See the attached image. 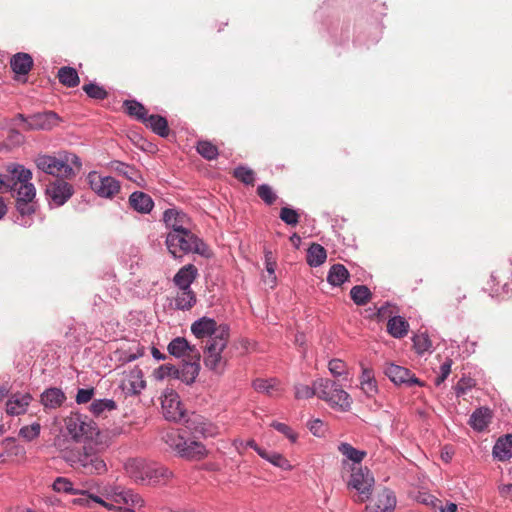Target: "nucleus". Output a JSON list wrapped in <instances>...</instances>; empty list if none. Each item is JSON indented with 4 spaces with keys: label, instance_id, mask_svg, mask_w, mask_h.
Listing matches in <instances>:
<instances>
[{
    "label": "nucleus",
    "instance_id": "obj_1",
    "mask_svg": "<svg viewBox=\"0 0 512 512\" xmlns=\"http://www.w3.org/2000/svg\"><path fill=\"white\" fill-rule=\"evenodd\" d=\"M32 172L21 165L10 170V176L0 175V190L5 187L15 198L16 209L22 215L32 214Z\"/></svg>",
    "mask_w": 512,
    "mask_h": 512
},
{
    "label": "nucleus",
    "instance_id": "obj_2",
    "mask_svg": "<svg viewBox=\"0 0 512 512\" xmlns=\"http://www.w3.org/2000/svg\"><path fill=\"white\" fill-rule=\"evenodd\" d=\"M162 412L165 419L174 422H185L190 430L201 434L204 437L212 436L211 425L203 422L202 417L192 414L187 417V410L180 401L179 395L172 389H167L163 393L161 400Z\"/></svg>",
    "mask_w": 512,
    "mask_h": 512
},
{
    "label": "nucleus",
    "instance_id": "obj_3",
    "mask_svg": "<svg viewBox=\"0 0 512 512\" xmlns=\"http://www.w3.org/2000/svg\"><path fill=\"white\" fill-rule=\"evenodd\" d=\"M36 167L46 174L71 180L82 169L81 159L72 152L61 151L58 156L39 154L34 159Z\"/></svg>",
    "mask_w": 512,
    "mask_h": 512
},
{
    "label": "nucleus",
    "instance_id": "obj_4",
    "mask_svg": "<svg viewBox=\"0 0 512 512\" xmlns=\"http://www.w3.org/2000/svg\"><path fill=\"white\" fill-rule=\"evenodd\" d=\"M64 458L71 467L85 475H103L108 470L105 460L93 442L66 452Z\"/></svg>",
    "mask_w": 512,
    "mask_h": 512
},
{
    "label": "nucleus",
    "instance_id": "obj_5",
    "mask_svg": "<svg viewBox=\"0 0 512 512\" xmlns=\"http://www.w3.org/2000/svg\"><path fill=\"white\" fill-rule=\"evenodd\" d=\"M61 433L73 442L85 445L94 442L100 432L96 423L88 416L71 412L63 418Z\"/></svg>",
    "mask_w": 512,
    "mask_h": 512
},
{
    "label": "nucleus",
    "instance_id": "obj_6",
    "mask_svg": "<svg viewBox=\"0 0 512 512\" xmlns=\"http://www.w3.org/2000/svg\"><path fill=\"white\" fill-rule=\"evenodd\" d=\"M125 470L131 479L142 485L164 484L172 476L166 467L142 459H129L125 463Z\"/></svg>",
    "mask_w": 512,
    "mask_h": 512
},
{
    "label": "nucleus",
    "instance_id": "obj_7",
    "mask_svg": "<svg viewBox=\"0 0 512 512\" xmlns=\"http://www.w3.org/2000/svg\"><path fill=\"white\" fill-rule=\"evenodd\" d=\"M162 441L179 457L188 460H201L207 456L204 444L196 437L188 438L179 430L170 429L164 431Z\"/></svg>",
    "mask_w": 512,
    "mask_h": 512
},
{
    "label": "nucleus",
    "instance_id": "obj_8",
    "mask_svg": "<svg viewBox=\"0 0 512 512\" xmlns=\"http://www.w3.org/2000/svg\"><path fill=\"white\" fill-rule=\"evenodd\" d=\"M103 496L105 499L101 497H93V501L108 510H115L118 512H135V508H140L144 505V500L139 494L134 493L130 489H124L121 487L105 489Z\"/></svg>",
    "mask_w": 512,
    "mask_h": 512
},
{
    "label": "nucleus",
    "instance_id": "obj_9",
    "mask_svg": "<svg viewBox=\"0 0 512 512\" xmlns=\"http://www.w3.org/2000/svg\"><path fill=\"white\" fill-rule=\"evenodd\" d=\"M166 246L169 253L175 258L188 253L206 255L207 251L206 245L190 229L181 233H168Z\"/></svg>",
    "mask_w": 512,
    "mask_h": 512
},
{
    "label": "nucleus",
    "instance_id": "obj_10",
    "mask_svg": "<svg viewBox=\"0 0 512 512\" xmlns=\"http://www.w3.org/2000/svg\"><path fill=\"white\" fill-rule=\"evenodd\" d=\"M316 396L326 401L331 407L347 411L351 407V398L342 387L330 379L315 380Z\"/></svg>",
    "mask_w": 512,
    "mask_h": 512
},
{
    "label": "nucleus",
    "instance_id": "obj_11",
    "mask_svg": "<svg viewBox=\"0 0 512 512\" xmlns=\"http://www.w3.org/2000/svg\"><path fill=\"white\" fill-rule=\"evenodd\" d=\"M374 483L373 474L367 467L354 465L351 468V475L347 486L358 492L357 498L354 499L356 502L363 503L370 498Z\"/></svg>",
    "mask_w": 512,
    "mask_h": 512
},
{
    "label": "nucleus",
    "instance_id": "obj_12",
    "mask_svg": "<svg viewBox=\"0 0 512 512\" xmlns=\"http://www.w3.org/2000/svg\"><path fill=\"white\" fill-rule=\"evenodd\" d=\"M223 331L224 330H220L219 339L206 343L204 349V364L207 368L215 372H221L225 366L222 352L228 344L229 337L223 338Z\"/></svg>",
    "mask_w": 512,
    "mask_h": 512
},
{
    "label": "nucleus",
    "instance_id": "obj_13",
    "mask_svg": "<svg viewBox=\"0 0 512 512\" xmlns=\"http://www.w3.org/2000/svg\"><path fill=\"white\" fill-rule=\"evenodd\" d=\"M87 181L92 191L102 198L111 199L120 192V183L111 176L92 171L88 174Z\"/></svg>",
    "mask_w": 512,
    "mask_h": 512
},
{
    "label": "nucleus",
    "instance_id": "obj_14",
    "mask_svg": "<svg viewBox=\"0 0 512 512\" xmlns=\"http://www.w3.org/2000/svg\"><path fill=\"white\" fill-rule=\"evenodd\" d=\"M220 330H224L223 338L229 337L228 326L224 324L217 325L216 321L212 318L202 317L191 325V332L195 337L198 339L208 338L207 343L219 339Z\"/></svg>",
    "mask_w": 512,
    "mask_h": 512
},
{
    "label": "nucleus",
    "instance_id": "obj_15",
    "mask_svg": "<svg viewBox=\"0 0 512 512\" xmlns=\"http://www.w3.org/2000/svg\"><path fill=\"white\" fill-rule=\"evenodd\" d=\"M65 179L59 177L49 182L45 190L49 202L58 207L64 205L74 194L73 185Z\"/></svg>",
    "mask_w": 512,
    "mask_h": 512
},
{
    "label": "nucleus",
    "instance_id": "obj_16",
    "mask_svg": "<svg viewBox=\"0 0 512 512\" xmlns=\"http://www.w3.org/2000/svg\"><path fill=\"white\" fill-rule=\"evenodd\" d=\"M384 374L395 384L412 387L414 385L423 386V383L406 367L394 363H386Z\"/></svg>",
    "mask_w": 512,
    "mask_h": 512
},
{
    "label": "nucleus",
    "instance_id": "obj_17",
    "mask_svg": "<svg viewBox=\"0 0 512 512\" xmlns=\"http://www.w3.org/2000/svg\"><path fill=\"white\" fill-rule=\"evenodd\" d=\"M167 349L171 355L182 358V361L188 359L200 360L201 358L199 350L195 346L190 345L183 337L173 339Z\"/></svg>",
    "mask_w": 512,
    "mask_h": 512
},
{
    "label": "nucleus",
    "instance_id": "obj_18",
    "mask_svg": "<svg viewBox=\"0 0 512 512\" xmlns=\"http://www.w3.org/2000/svg\"><path fill=\"white\" fill-rule=\"evenodd\" d=\"M163 221L167 228L171 229L169 233H181L189 230V217L175 208L167 209L163 214Z\"/></svg>",
    "mask_w": 512,
    "mask_h": 512
},
{
    "label": "nucleus",
    "instance_id": "obj_19",
    "mask_svg": "<svg viewBox=\"0 0 512 512\" xmlns=\"http://www.w3.org/2000/svg\"><path fill=\"white\" fill-rule=\"evenodd\" d=\"M396 497L389 489L379 492L371 504L366 506L368 512H394Z\"/></svg>",
    "mask_w": 512,
    "mask_h": 512
},
{
    "label": "nucleus",
    "instance_id": "obj_20",
    "mask_svg": "<svg viewBox=\"0 0 512 512\" xmlns=\"http://www.w3.org/2000/svg\"><path fill=\"white\" fill-rule=\"evenodd\" d=\"M145 386L146 382L143 379V372L139 367L135 366L126 374L123 382V388L127 389L130 394H140Z\"/></svg>",
    "mask_w": 512,
    "mask_h": 512
},
{
    "label": "nucleus",
    "instance_id": "obj_21",
    "mask_svg": "<svg viewBox=\"0 0 512 512\" xmlns=\"http://www.w3.org/2000/svg\"><path fill=\"white\" fill-rule=\"evenodd\" d=\"M198 276V270L193 264H187L180 268L174 275L173 282L178 289L191 288V284Z\"/></svg>",
    "mask_w": 512,
    "mask_h": 512
},
{
    "label": "nucleus",
    "instance_id": "obj_22",
    "mask_svg": "<svg viewBox=\"0 0 512 512\" xmlns=\"http://www.w3.org/2000/svg\"><path fill=\"white\" fill-rule=\"evenodd\" d=\"M60 116L54 111L34 113V130H52L61 123Z\"/></svg>",
    "mask_w": 512,
    "mask_h": 512
},
{
    "label": "nucleus",
    "instance_id": "obj_23",
    "mask_svg": "<svg viewBox=\"0 0 512 512\" xmlns=\"http://www.w3.org/2000/svg\"><path fill=\"white\" fill-rule=\"evenodd\" d=\"M128 201L131 208L141 214L150 213L154 207V201L151 196L141 191L133 192L129 196Z\"/></svg>",
    "mask_w": 512,
    "mask_h": 512
},
{
    "label": "nucleus",
    "instance_id": "obj_24",
    "mask_svg": "<svg viewBox=\"0 0 512 512\" xmlns=\"http://www.w3.org/2000/svg\"><path fill=\"white\" fill-rule=\"evenodd\" d=\"M200 371V360L188 359L183 361L181 369L176 373V379H180L186 384H192Z\"/></svg>",
    "mask_w": 512,
    "mask_h": 512
},
{
    "label": "nucleus",
    "instance_id": "obj_25",
    "mask_svg": "<svg viewBox=\"0 0 512 512\" xmlns=\"http://www.w3.org/2000/svg\"><path fill=\"white\" fill-rule=\"evenodd\" d=\"M112 167L117 173L136 183L139 187L144 188L146 186L144 178L133 166L116 161L112 164Z\"/></svg>",
    "mask_w": 512,
    "mask_h": 512
},
{
    "label": "nucleus",
    "instance_id": "obj_26",
    "mask_svg": "<svg viewBox=\"0 0 512 512\" xmlns=\"http://www.w3.org/2000/svg\"><path fill=\"white\" fill-rule=\"evenodd\" d=\"M493 456L500 461L509 460L512 457V435L507 434L504 437H500L494 447Z\"/></svg>",
    "mask_w": 512,
    "mask_h": 512
},
{
    "label": "nucleus",
    "instance_id": "obj_27",
    "mask_svg": "<svg viewBox=\"0 0 512 512\" xmlns=\"http://www.w3.org/2000/svg\"><path fill=\"white\" fill-rule=\"evenodd\" d=\"M196 294L191 289H178L174 297V306L178 310H190L196 304Z\"/></svg>",
    "mask_w": 512,
    "mask_h": 512
},
{
    "label": "nucleus",
    "instance_id": "obj_28",
    "mask_svg": "<svg viewBox=\"0 0 512 512\" xmlns=\"http://www.w3.org/2000/svg\"><path fill=\"white\" fill-rule=\"evenodd\" d=\"M492 412L489 408L476 409L470 416L469 424L477 431H483L491 422Z\"/></svg>",
    "mask_w": 512,
    "mask_h": 512
},
{
    "label": "nucleus",
    "instance_id": "obj_29",
    "mask_svg": "<svg viewBox=\"0 0 512 512\" xmlns=\"http://www.w3.org/2000/svg\"><path fill=\"white\" fill-rule=\"evenodd\" d=\"M65 400V394L58 388H50L41 395V403L49 409L60 407Z\"/></svg>",
    "mask_w": 512,
    "mask_h": 512
},
{
    "label": "nucleus",
    "instance_id": "obj_30",
    "mask_svg": "<svg viewBox=\"0 0 512 512\" xmlns=\"http://www.w3.org/2000/svg\"><path fill=\"white\" fill-rule=\"evenodd\" d=\"M31 402V396L25 395H13L12 398L6 404V411L11 415H19L26 412Z\"/></svg>",
    "mask_w": 512,
    "mask_h": 512
},
{
    "label": "nucleus",
    "instance_id": "obj_31",
    "mask_svg": "<svg viewBox=\"0 0 512 512\" xmlns=\"http://www.w3.org/2000/svg\"><path fill=\"white\" fill-rule=\"evenodd\" d=\"M123 108L125 113H127L129 116L137 119L142 123H146V119L149 116L148 110L140 102L136 100H125L123 102Z\"/></svg>",
    "mask_w": 512,
    "mask_h": 512
},
{
    "label": "nucleus",
    "instance_id": "obj_32",
    "mask_svg": "<svg viewBox=\"0 0 512 512\" xmlns=\"http://www.w3.org/2000/svg\"><path fill=\"white\" fill-rule=\"evenodd\" d=\"M409 329L408 322L401 316H394L388 320L387 331L395 338H403Z\"/></svg>",
    "mask_w": 512,
    "mask_h": 512
},
{
    "label": "nucleus",
    "instance_id": "obj_33",
    "mask_svg": "<svg viewBox=\"0 0 512 512\" xmlns=\"http://www.w3.org/2000/svg\"><path fill=\"white\" fill-rule=\"evenodd\" d=\"M10 65L16 74L26 75L32 68V58L29 54L18 53L13 56Z\"/></svg>",
    "mask_w": 512,
    "mask_h": 512
},
{
    "label": "nucleus",
    "instance_id": "obj_34",
    "mask_svg": "<svg viewBox=\"0 0 512 512\" xmlns=\"http://www.w3.org/2000/svg\"><path fill=\"white\" fill-rule=\"evenodd\" d=\"M327 258V252L323 246L313 243L307 250L306 260L309 266L318 267L322 265Z\"/></svg>",
    "mask_w": 512,
    "mask_h": 512
},
{
    "label": "nucleus",
    "instance_id": "obj_35",
    "mask_svg": "<svg viewBox=\"0 0 512 512\" xmlns=\"http://www.w3.org/2000/svg\"><path fill=\"white\" fill-rule=\"evenodd\" d=\"M149 127L155 134L161 137H167L169 135V127L166 118L160 115H149L144 123Z\"/></svg>",
    "mask_w": 512,
    "mask_h": 512
},
{
    "label": "nucleus",
    "instance_id": "obj_36",
    "mask_svg": "<svg viewBox=\"0 0 512 512\" xmlns=\"http://www.w3.org/2000/svg\"><path fill=\"white\" fill-rule=\"evenodd\" d=\"M57 78L59 82L69 88H74L79 85L80 78L76 69L64 66L58 70Z\"/></svg>",
    "mask_w": 512,
    "mask_h": 512
},
{
    "label": "nucleus",
    "instance_id": "obj_37",
    "mask_svg": "<svg viewBox=\"0 0 512 512\" xmlns=\"http://www.w3.org/2000/svg\"><path fill=\"white\" fill-rule=\"evenodd\" d=\"M350 274L346 267L342 264H334L331 266L327 281L333 286H341L345 281L348 280Z\"/></svg>",
    "mask_w": 512,
    "mask_h": 512
},
{
    "label": "nucleus",
    "instance_id": "obj_38",
    "mask_svg": "<svg viewBox=\"0 0 512 512\" xmlns=\"http://www.w3.org/2000/svg\"><path fill=\"white\" fill-rule=\"evenodd\" d=\"M338 451L354 464H360L367 455L366 451L358 450L346 442L339 444Z\"/></svg>",
    "mask_w": 512,
    "mask_h": 512
},
{
    "label": "nucleus",
    "instance_id": "obj_39",
    "mask_svg": "<svg viewBox=\"0 0 512 512\" xmlns=\"http://www.w3.org/2000/svg\"><path fill=\"white\" fill-rule=\"evenodd\" d=\"M371 292L365 285H356L350 290L351 299L357 305H365L371 298Z\"/></svg>",
    "mask_w": 512,
    "mask_h": 512
},
{
    "label": "nucleus",
    "instance_id": "obj_40",
    "mask_svg": "<svg viewBox=\"0 0 512 512\" xmlns=\"http://www.w3.org/2000/svg\"><path fill=\"white\" fill-rule=\"evenodd\" d=\"M196 149L197 152L207 160H214L219 154L217 146L207 140L198 141Z\"/></svg>",
    "mask_w": 512,
    "mask_h": 512
},
{
    "label": "nucleus",
    "instance_id": "obj_41",
    "mask_svg": "<svg viewBox=\"0 0 512 512\" xmlns=\"http://www.w3.org/2000/svg\"><path fill=\"white\" fill-rule=\"evenodd\" d=\"M253 387L256 391L266 393L269 396H275L279 391L277 381L274 379H257L253 382Z\"/></svg>",
    "mask_w": 512,
    "mask_h": 512
},
{
    "label": "nucleus",
    "instance_id": "obj_42",
    "mask_svg": "<svg viewBox=\"0 0 512 512\" xmlns=\"http://www.w3.org/2000/svg\"><path fill=\"white\" fill-rule=\"evenodd\" d=\"M116 408V403L111 399L94 400L90 405V411L95 416L102 415L105 411H112Z\"/></svg>",
    "mask_w": 512,
    "mask_h": 512
},
{
    "label": "nucleus",
    "instance_id": "obj_43",
    "mask_svg": "<svg viewBox=\"0 0 512 512\" xmlns=\"http://www.w3.org/2000/svg\"><path fill=\"white\" fill-rule=\"evenodd\" d=\"M265 457H262L263 459H266L271 464H273L276 467H279L283 470H291L292 465L290 462L280 453L277 452H269L265 450Z\"/></svg>",
    "mask_w": 512,
    "mask_h": 512
},
{
    "label": "nucleus",
    "instance_id": "obj_44",
    "mask_svg": "<svg viewBox=\"0 0 512 512\" xmlns=\"http://www.w3.org/2000/svg\"><path fill=\"white\" fill-rule=\"evenodd\" d=\"M82 89L92 99L104 100L108 96V92L95 83L85 84Z\"/></svg>",
    "mask_w": 512,
    "mask_h": 512
},
{
    "label": "nucleus",
    "instance_id": "obj_45",
    "mask_svg": "<svg viewBox=\"0 0 512 512\" xmlns=\"http://www.w3.org/2000/svg\"><path fill=\"white\" fill-rule=\"evenodd\" d=\"M176 373H178V369L175 366L171 364H164L154 370L153 377L159 381L168 377L176 379Z\"/></svg>",
    "mask_w": 512,
    "mask_h": 512
},
{
    "label": "nucleus",
    "instance_id": "obj_46",
    "mask_svg": "<svg viewBox=\"0 0 512 512\" xmlns=\"http://www.w3.org/2000/svg\"><path fill=\"white\" fill-rule=\"evenodd\" d=\"M279 217L283 222L290 226H296L300 219L298 212L289 207L281 208Z\"/></svg>",
    "mask_w": 512,
    "mask_h": 512
},
{
    "label": "nucleus",
    "instance_id": "obj_47",
    "mask_svg": "<svg viewBox=\"0 0 512 512\" xmlns=\"http://www.w3.org/2000/svg\"><path fill=\"white\" fill-rule=\"evenodd\" d=\"M233 175L239 181H241V182H243V183H245L247 185H253L254 184V181H255L254 172H253V170H251L249 168H246V167H243V166L237 167L234 170Z\"/></svg>",
    "mask_w": 512,
    "mask_h": 512
},
{
    "label": "nucleus",
    "instance_id": "obj_48",
    "mask_svg": "<svg viewBox=\"0 0 512 512\" xmlns=\"http://www.w3.org/2000/svg\"><path fill=\"white\" fill-rule=\"evenodd\" d=\"M294 389V395L296 399H309L316 395L315 381L313 382L312 386L296 384Z\"/></svg>",
    "mask_w": 512,
    "mask_h": 512
},
{
    "label": "nucleus",
    "instance_id": "obj_49",
    "mask_svg": "<svg viewBox=\"0 0 512 512\" xmlns=\"http://www.w3.org/2000/svg\"><path fill=\"white\" fill-rule=\"evenodd\" d=\"M53 489L57 492H65L76 495L78 490L73 488V483L64 477H58L53 483Z\"/></svg>",
    "mask_w": 512,
    "mask_h": 512
},
{
    "label": "nucleus",
    "instance_id": "obj_50",
    "mask_svg": "<svg viewBox=\"0 0 512 512\" xmlns=\"http://www.w3.org/2000/svg\"><path fill=\"white\" fill-rule=\"evenodd\" d=\"M257 195L267 205H272L276 201V199H277V196L274 193L273 189L269 185H267V184H262V185L258 186V188H257Z\"/></svg>",
    "mask_w": 512,
    "mask_h": 512
},
{
    "label": "nucleus",
    "instance_id": "obj_51",
    "mask_svg": "<svg viewBox=\"0 0 512 512\" xmlns=\"http://www.w3.org/2000/svg\"><path fill=\"white\" fill-rule=\"evenodd\" d=\"M414 348L418 354H422L432 346L431 340L426 334H419L413 338Z\"/></svg>",
    "mask_w": 512,
    "mask_h": 512
},
{
    "label": "nucleus",
    "instance_id": "obj_52",
    "mask_svg": "<svg viewBox=\"0 0 512 512\" xmlns=\"http://www.w3.org/2000/svg\"><path fill=\"white\" fill-rule=\"evenodd\" d=\"M265 264H266V271L271 276V280L269 281L270 287H274V285L276 283V275H275L276 261L274 259L273 253L271 251L265 252Z\"/></svg>",
    "mask_w": 512,
    "mask_h": 512
},
{
    "label": "nucleus",
    "instance_id": "obj_53",
    "mask_svg": "<svg viewBox=\"0 0 512 512\" xmlns=\"http://www.w3.org/2000/svg\"><path fill=\"white\" fill-rule=\"evenodd\" d=\"M328 369L335 377H340L346 374V364L340 359H332L329 361Z\"/></svg>",
    "mask_w": 512,
    "mask_h": 512
},
{
    "label": "nucleus",
    "instance_id": "obj_54",
    "mask_svg": "<svg viewBox=\"0 0 512 512\" xmlns=\"http://www.w3.org/2000/svg\"><path fill=\"white\" fill-rule=\"evenodd\" d=\"M271 426L278 432L284 434L291 442H295L297 440V434L285 423L274 421Z\"/></svg>",
    "mask_w": 512,
    "mask_h": 512
},
{
    "label": "nucleus",
    "instance_id": "obj_55",
    "mask_svg": "<svg viewBox=\"0 0 512 512\" xmlns=\"http://www.w3.org/2000/svg\"><path fill=\"white\" fill-rule=\"evenodd\" d=\"M452 360L446 359L444 363L440 366V374L435 378V384L437 386L441 385L451 373Z\"/></svg>",
    "mask_w": 512,
    "mask_h": 512
},
{
    "label": "nucleus",
    "instance_id": "obj_56",
    "mask_svg": "<svg viewBox=\"0 0 512 512\" xmlns=\"http://www.w3.org/2000/svg\"><path fill=\"white\" fill-rule=\"evenodd\" d=\"M94 396V388L79 389L76 395V402L78 404H85L92 400Z\"/></svg>",
    "mask_w": 512,
    "mask_h": 512
},
{
    "label": "nucleus",
    "instance_id": "obj_57",
    "mask_svg": "<svg viewBox=\"0 0 512 512\" xmlns=\"http://www.w3.org/2000/svg\"><path fill=\"white\" fill-rule=\"evenodd\" d=\"M77 494L81 495V497L75 499L74 503L82 506H90V503L94 502L93 497H98L97 495L90 494L87 490H78Z\"/></svg>",
    "mask_w": 512,
    "mask_h": 512
},
{
    "label": "nucleus",
    "instance_id": "obj_58",
    "mask_svg": "<svg viewBox=\"0 0 512 512\" xmlns=\"http://www.w3.org/2000/svg\"><path fill=\"white\" fill-rule=\"evenodd\" d=\"M309 429L315 436L319 437L324 434V424L320 419H315L311 421Z\"/></svg>",
    "mask_w": 512,
    "mask_h": 512
},
{
    "label": "nucleus",
    "instance_id": "obj_59",
    "mask_svg": "<svg viewBox=\"0 0 512 512\" xmlns=\"http://www.w3.org/2000/svg\"><path fill=\"white\" fill-rule=\"evenodd\" d=\"M418 501L420 503H423V504H426V505H430L432 507H437V503L440 502L439 499H437L434 496L429 495V494H422V495H420L418 497Z\"/></svg>",
    "mask_w": 512,
    "mask_h": 512
},
{
    "label": "nucleus",
    "instance_id": "obj_60",
    "mask_svg": "<svg viewBox=\"0 0 512 512\" xmlns=\"http://www.w3.org/2000/svg\"><path fill=\"white\" fill-rule=\"evenodd\" d=\"M361 387L362 390L369 396H371L373 393L377 391L375 380L366 383H361Z\"/></svg>",
    "mask_w": 512,
    "mask_h": 512
},
{
    "label": "nucleus",
    "instance_id": "obj_61",
    "mask_svg": "<svg viewBox=\"0 0 512 512\" xmlns=\"http://www.w3.org/2000/svg\"><path fill=\"white\" fill-rule=\"evenodd\" d=\"M499 494L502 497L509 498L512 500V484L500 485L498 487Z\"/></svg>",
    "mask_w": 512,
    "mask_h": 512
},
{
    "label": "nucleus",
    "instance_id": "obj_62",
    "mask_svg": "<svg viewBox=\"0 0 512 512\" xmlns=\"http://www.w3.org/2000/svg\"><path fill=\"white\" fill-rule=\"evenodd\" d=\"M374 381V374L373 371L370 369H363L362 375H361V383H366Z\"/></svg>",
    "mask_w": 512,
    "mask_h": 512
},
{
    "label": "nucleus",
    "instance_id": "obj_63",
    "mask_svg": "<svg viewBox=\"0 0 512 512\" xmlns=\"http://www.w3.org/2000/svg\"><path fill=\"white\" fill-rule=\"evenodd\" d=\"M19 436L25 438L27 441H30L32 439V427H22L19 431Z\"/></svg>",
    "mask_w": 512,
    "mask_h": 512
},
{
    "label": "nucleus",
    "instance_id": "obj_64",
    "mask_svg": "<svg viewBox=\"0 0 512 512\" xmlns=\"http://www.w3.org/2000/svg\"><path fill=\"white\" fill-rule=\"evenodd\" d=\"M247 446H249V447H251L252 449H254V450L258 453V455H259L260 457H265V456H266V455H265V449H263V448L259 447V446H258V444H257L254 440H249V441L247 442Z\"/></svg>",
    "mask_w": 512,
    "mask_h": 512
}]
</instances>
